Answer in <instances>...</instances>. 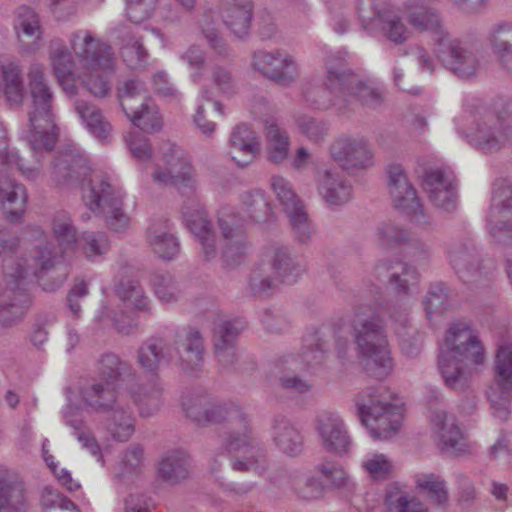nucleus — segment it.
<instances>
[{
    "label": "nucleus",
    "instance_id": "5701e85b",
    "mask_svg": "<svg viewBox=\"0 0 512 512\" xmlns=\"http://www.w3.org/2000/svg\"><path fill=\"white\" fill-rule=\"evenodd\" d=\"M372 274L379 281L388 283L397 294L402 295L410 294L420 277L414 266L391 260L378 261L372 269Z\"/></svg>",
    "mask_w": 512,
    "mask_h": 512
},
{
    "label": "nucleus",
    "instance_id": "f03ea898",
    "mask_svg": "<svg viewBox=\"0 0 512 512\" xmlns=\"http://www.w3.org/2000/svg\"><path fill=\"white\" fill-rule=\"evenodd\" d=\"M168 151L162 159V164L157 163L155 166L152 173L153 182L160 186H175L182 196L187 198L182 206L186 226L199 241L205 258L213 259L217 255L216 236L206 211L195 195L193 169L174 146H170Z\"/></svg>",
    "mask_w": 512,
    "mask_h": 512
},
{
    "label": "nucleus",
    "instance_id": "13d9d810",
    "mask_svg": "<svg viewBox=\"0 0 512 512\" xmlns=\"http://www.w3.org/2000/svg\"><path fill=\"white\" fill-rule=\"evenodd\" d=\"M212 89L217 95L224 97H232L237 93L238 83L232 70L224 65H215L211 70Z\"/></svg>",
    "mask_w": 512,
    "mask_h": 512
},
{
    "label": "nucleus",
    "instance_id": "c03bdc74",
    "mask_svg": "<svg viewBox=\"0 0 512 512\" xmlns=\"http://www.w3.org/2000/svg\"><path fill=\"white\" fill-rule=\"evenodd\" d=\"M49 60L59 84L73 79L75 61L71 51L61 39H53L49 45Z\"/></svg>",
    "mask_w": 512,
    "mask_h": 512
},
{
    "label": "nucleus",
    "instance_id": "f3484780",
    "mask_svg": "<svg viewBox=\"0 0 512 512\" xmlns=\"http://www.w3.org/2000/svg\"><path fill=\"white\" fill-rule=\"evenodd\" d=\"M69 45L81 69H104L115 71L112 47L96 37L92 31L80 29L71 33Z\"/></svg>",
    "mask_w": 512,
    "mask_h": 512
},
{
    "label": "nucleus",
    "instance_id": "de8ad7c7",
    "mask_svg": "<svg viewBox=\"0 0 512 512\" xmlns=\"http://www.w3.org/2000/svg\"><path fill=\"white\" fill-rule=\"evenodd\" d=\"M80 408L71 404L66 405L63 410V416L68 426L72 427L74 436L81 443V445L88 449V451L98 460L102 459L101 448L94 437L93 433L85 425V422L80 417Z\"/></svg>",
    "mask_w": 512,
    "mask_h": 512
},
{
    "label": "nucleus",
    "instance_id": "b1692460",
    "mask_svg": "<svg viewBox=\"0 0 512 512\" xmlns=\"http://www.w3.org/2000/svg\"><path fill=\"white\" fill-rule=\"evenodd\" d=\"M316 431L322 447L329 453L345 454L351 446V438L342 418L334 412L325 411L316 419Z\"/></svg>",
    "mask_w": 512,
    "mask_h": 512
},
{
    "label": "nucleus",
    "instance_id": "bf43d9fd",
    "mask_svg": "<svg viewBox=\"0 0 512 512\" xmlns=\"http://www.w3.org/2000/svg\"><path fill=\"white\" fill-rule=\"evenodd\" d=\"M271 188L286 214L304 206L290 181L283 176L273 175L271 177Z\"/></svg>",
    "mask_w": 512,
    "mask_h": 512
},
{
    "label": "nucleus",
    "instance_id": "4d7b16f0",
    "mask_svg": "<svg viewBox=\"0 0 512 512\" xmlns=\"http://www.w3.org/2000/svg\"><path fill=\"white\" fill-rule=\"evenodd\" d=\"M417 487L426 493L429 500L438 507H445L449 495L445 482L434 474H426L417 477Z\"/></svg>",
    "mask_w": 512,
    "mask_h": 512
},
{
    "label": "nucleus",
    "instance_id": "7ed1b4c3",
    "mask_svg": "<svg viewBox=\"0 0 512 512\" xmlns=\"http://www.w3.org/2000/svg\"><path fill=\"white\" fill-rule=\"evenodd\" d=\"M226 423L222 446L230 455L231 468L237 472L262 475L269 466L266 451L249 425L242 407L235 403H210L207 424Z\"/></svg>",
    "mask_w": 512,
    "mask_h": 512
},
{
    "label": "nucleus",
    "instance_id": "2eb2a0df",
    "mask_svg": "<svg viewBox=\"0 0 512 512\" xmlns=\"http://www.w3.org/2000/svg\"><path fill=\"white\" fill-rule=\"evenodd\" d=\"M433 52L443 66L459 78L470 79L480 69V60L472 45L450 33L437 43Z\"/></svg>",
    "mask_w": 512,
    "mask_h": 512
},
{
    "label": "nucleus",
    "instance_id": "f704fd0d",
    "mask_svg": "<svg viewBox=\"0 0 512 512\" xmlns=\"http://www.w3.org/2000/svg\"><path fill=\"white\" fill-rule=\"evenodd\" d=\"M27 508L24 484L14 479L7 469L0 468V512H25Z\"/></svg>",
    "mask_w": 512,
    "mask_h": 512
},
{
    "label": "nucleus",
    "instance_id": "72a5a7b5",
    "mask_svg": "<svg viewBox=\"0 0 512 512\" xmlns=\"http://www.w3.org/2000/svg\"><path fill=\"white\" fill-rule=\"evenodd\" d=\"M96 380L115 386L119 381H126L136 377L133 366L122 360L115 353H104L95 362Z\"/></svg>",
    "mask_w": 512,
    "mask_h": 512
},
{
    "label": "nucleus",
    "instance_id": "6e6552de",
    "mask_svg": "<svg viewBox=\"0 0 512 512\" xmlns=\"http://www.w3.org/2000/svg\"><path fill=\"white\" fill-rule=\"evenodd\" d=\"M393 400V393L384 385L368 387L356 397L360 420L374 439L387 440L398 433L402 413Z\"/></svg>",
    "mask_w": 512,
    "mask_h": 512
},
{
    "label": "nucleus",
    "instance_id": "20e7f679",
    "mask_svg": "<svg viewBox=\"0 0 512 512\" xmlns=\"http://www.w3.org/2000/svg\"><path fill=\"white\" fill-rule=\"evenodd\" d=\"M485 359V348L468 324L456 322L449 327L438 357V368L448 387L464 389Z\"/></svg>",
    "mask_w": 512,
    "mask_h": 512
},
{
    "label": "nucleus",
    "instance_id": "8fccbe9b",
    "mask_svg": "<svg viewBox=\"0 0 512 512\" xmlns=\"http://www.w3.org/2000/svg\"><path fill=\"white\" fill-rule=\"evenodd\" d=\"M0 71L3 78V93L10 105H20L24 98L22 71L15 61L0 62Z\"/></svg>",
    "mask_w": 512,
    "mask_h": 512
},
{
    "label": "nucleus",
    "instance_id": "79ce46f5",
    "mask_svg": "<svg viewBox=\"0 0 512 512\" xmlns=\"http://www.w3.org/2000/svg\"><path fill=\"white\" fill-rule=\"evenodd\" d=\"M272 428L273 440L281 451L288 455H296L301 451L302 436L286 417L276 416Z\"/></svg>",
    "mask_w": 512,
    "mask_h": 512
},
{
    "label": "nucleus",
    "instance_id": "603ef678",
    "mask_svg": "<svg viewBox=\"0 0 512 512\" xmlns=\"http://www.w3.org/2000/svg\"><path fill=\"white\" fill-rule=\"evenodd\" d=\"M116 296L127 306L149 311V298L138 281L122 277L114 286Z\"/></svg>",
    "mask_w": 512,
    "mask_h": 512
},
{
    "label": "nucleus",
    "instance_id": "4468645a",
    "mask_svg": "<svg viewBox=\"0 0 512 512\" xmlns=\"http://www.w3.org/2000/svg\"><path fill=\"white\" fill-rule=\"evenodd\" d=\"M486 223L494 243L512 244V187L505 180H497L493 184Z\"/></svg>",
    "mask_w": 512,
    "mask_h": 512
},
{
    "label": "nucleus",
    "instance_id": "a19ab883",
    "mask_svg": "<svg viewBox=\"0 0 512 512\" xmlns=\"http://www.w3.org/2000/svg\"><path fill=\"white\" fill-rule=\"evenodd\" d=\"M489 43L501 66L512 71V23L495 24L489 33Z\"/></svg>",
    "mask_w": 512,
    "mask_h": 512
},
{
    "label": "nucleus",
    "instance_id": "864d4df0",
    "mask_svg": "<svg viewBox=\"0 0 512 512\" xmlns=\"http://www.w3.org/2000/svg\"><path fill=\"white\" fill-rule=\"evenodd\" d=\"M267 159L271 163L280 164L289 155L290 141L288 133L277 124L267 127Z\"/></svg>",
    "mask_w": 512,
    "mask_h": 512
},
{
    "label": "nucleus",
    "instance_id": "9d476101",
    "mask_svg": "<svg viewBox=\"0 0 512 512\" xmlns=\"http://www.w3.org/2000/svg\"><path fill=\"white\" fill-rule=\"evenodd\" d=\"M305 271V267L292 256L285 246H274L268 262L258 264L251 272L249 287L256 296H267L278 283L292 284Z\"/></svg>",
    "mask_w": 512,
    "mask_h": 512
},
{
    "label": "nucleus",
    "instance_id": "dca6fc26",
    "mask_svg": "<svg viewBox=\"0 0 512 512\" xmlns=\"http://www.w3.org/2000/svg\"><path fill=\"white\" fill-rule=\"evenodd\" d=\"M222 236L221 256L228 266L240 264L250 252L245 220L231 208H222L218 216Z\"/></svg>",
    "mask_w": 512,
    "mask_h": 512
},
{
    "label": "nucleus",
    "instance_id": "c756f323",
    "mask_svg": "<svg viewBox=\"0 0 512 512\" xmlns=\"http://www.w3.org/2000/svg\"><path fill=\"white\" fill-rule=\"evenodd\" d=\"M79 393L84 406L96 413H108L121 401L115 386L96 379L81 387Z\"/></svg>",
    "mask_w": 512,
    "mask_h": 512
},
{
    "label": "nucleus",
    "instance_id": "39448f33",
    "mask_svg": "<svg viewBox=\"0 0 512 512\" xmlns=\"http://www.w3.org/2000/svg\"><path fill=\"white\" fill-rule=\"evenodd\" d=\"M351 327L366 373L376 379L387 377L393 370V360L390 355L386 324L376 308L367 304L356 305Z\"/></svg>",
    "mask_w": 512,
    "mask_h": 512
},
{
    "label": "nucleus",
    "instance_id": "a211bd4d",
    "mask_svg": "<svg viewBox=\"0 0 512 512\" xmlns=\"http://www.w3.org/2000/svg\"><path fill=\"white\" fill-rule=\"evenodd\" d=\"M388 187L394 207L419 225L430 223L417 192L401 165L393 164L388 167Z\"/></svg>",
    "mask_w": 512,
    "mask_h": 512
},
{
    "label": "nucleus",
    "instance_id": "ea45409f",
    "mask_svg": "<svg viewBox=\"0 0 512 512\" xmlns=\"http://www.w3.org/2000/svg\"><path fill=\"white\" fill-rule=\"evenodd\" d=\"M75 110L88 131L95 138L104 143L110 140L112 126L97 106L83 100H78L75 104Z\"/></svg>",
    "mask_w": 512,
    "mask_h": 512
},
{
    "label": "nucleus",
    "instance_id": "58836bf2",
    "mask_svg": "<svg viewBox=\"0 0 512 512\" xmlns=\"http://www.w3.org/2000/svg\"><path fill=\"white\" fill-rule=\"evenodd\" d=\"M146 239L153 252L162 259L171 260L180 251L178 240L169 232L167 222L154 223L146 232Z\"/></svg>",
    "mask_w": 512,
    "mask_h": 512
},
{
    "label": "nucleus",
    "instance_id": "a878e982",
    "mask_svg": "<svg viewBox=\"0 0 512 512\" xmlns=\"http://www.w3.org/2000/svg\"><path fill=\"white\" fill-rule=\"evenodd\" d=\"M431 425L437 444L443 451L453 455L466 451L465 438L453 416H448L444 410H435L431 416Z\"/></svg>",
    "mask_w": 512,
    "mask_h": 512
},
{
    "label": "nucleus",
    "instance_id": "338daca9",
    "mask_svg": "<svg viewBox=\"0 0 512 512\" xmlns=\"http://www.w3.org/2000/svg\"><path fill=\"white\" fill-rule=\"evenodd\" d=\"M496 381L503 390L512 389V344L498 348L495 361Z\"/></svg>",
    "mask_w": 512,
    "mask_h": 512
},
{
    "label": "nucleus",
    "instance_id": "9b49d317",
    "mask_svg": "<svg viewBox=\"0 0 512 512\" xmlns=\"http://www.w3.org/2000/svg\"><path fill=\"white\" fill-rule=\"evenodd\" d=\"M357 16L363 30L381 34L395 45L404 44L410 31L390 0H358Z\"/></svg>",
    "mask_w": 512,
    "mask_h": 512
},
{
    "label": "nucleus",
    "instance_id": "09e8293b",
    "mask_svg": "<svg viewBox=\"0 0 512 512\" xmlns=\"http://www.w3.org/2000/svg\"><path fill=\"white\" fill-rule=\"evenodd\" d=\"M202 99L212 104L213 110L207 111L204 104L198 105L194 115V123L205 135H211L216 129V120L224 116L223 104L215 99L212 89L205 86L201 90Z\"/></svg>",
    "mask_w": 512,
    "mask_h": 512
},
{
    "label": "nucleus",
    "instance_id": "4c0bfd02",
    "mask_svg": "<svg viewBox=\"0 0 512 512\" xmlns=\"http://www.w3.org/2000/svg\"><path fill=\"white\" fill-rule=\"evenodd\" d=\"M345 92L351 106H353L352 100L371 109H376L383 103V91L372 80L361 79L355 74L346 83Z\"/></svg>",
    "mask_w": 512,
    "mask_h": 512
},
{
    "label": "nucleus",
    "instance_id": "ddd939ff",
    "mask_svg": "<svg viewBox=\"0 0 512 512\" xmlns=\"http://www.w3.org/2000/svg\"><path fill=\"white\" fill-rule=\"evenodd\" d=\"M447 257L451 268L465 283L477 282L494 269L493 261L484 259L470 238L451 242L447 249Z\"/></svg>",
    "mask_w": 512,
    "mask_h": 512
},
{
    "label": "nucleus",
    "instance_id": "37998d69",
    "mask_svg": "<svg viewBox=\"0 0 512 512\" xmlns=\"http://www.w3.org/2000/svg\"><path fill=\"white\" fill-rule=\"evenodd\" d=\"M108 414L106 426L113 439L128 441L135 432V418L130 408L124 406L121 400Z\"/></svg>",
    "mask_w": 512,
    "mask_h": 512
},
{
    "label": "nucleus",
    "instance_id": "774afa93",
    "mask_svg": "<svg viewBox=\"0 0 512 512\" xmlns=\"http://www.w3.org/2000/svg\"><path fill=\"white\" fill-rule=\"evenodd\" d=\"M385 503L390 512H428L417 498L399 490L389 491L386 494Z\"/></svg>",
    "mask_w": 512,
    "mask_h": 512
},
{
    "label": "nucleus",
    "instance_id": "bb28decb",
    "mask_svg": "<svg viewBox=\"0 0 512 512\" xmlns=\"http://www.w3.org/2000/svg\"><path fill=\"white\" fill-rule=\"evenodd\" d=\"M0 203L5 218L11 223H20L26 210L25 187L12 179L7 172L0 173Z\"/></svg>",
    "mask_w": 512,
    "mask_h": 512
},
{
    "label": "nucleus",
    "instance_id": "f257e3e1",
    "mask_svg": "<svg viewBox=\"0 0 512 512\" xmlns=\"http://www.w3.org/2000/svg\"><path fill=\"white\" fill-rule=\"evenodd\" d=\"M52 175L58 185L81 183L86 206L105 219L116 232L124 231L130 222L123 209L124 193L106 173L91 172L87 159L74 151L63 153L56 161Z\"/></svg>",
    "mask_w": 512,
    "mask_h": 512
},
{
    "label": "nucleus",
    "instance_id": "49530a36",
    "mask_svg": "<svg viewBox=\"0 0 512 512\" xmlns=\"http://www.w3.org/2000/svg\"><path fill=\"white\" fill-rule=\"evenodd\" d=\"M80 408L71 404L66 405L63 410V416L68 426L72 427L74 436L81 443V445L88 449V451L98 460L102 459L101 448L94 437L93 433L85 425V422L80 417Z\"/></svg>",
    "mask_w": 512,
    "mask_h": 512
},
{
    "label": "nucleus",
    "instance_id": "412c9836",
    "mask_svg": "<svg viewBox=\"0 0 512 512\" xmlns=\"http://www.w3.org/2000/svg\"><path fill=\"white\" fill-rule=\"evenodd\" d=\"M303 98L310 107L317 110L335 109L339 114L352 111L351 102L346 97L345 85L332 84L327 78L321 85L306 84L303 89Z\"/></svg>",
    "mask_w": 512,
    "mask_h": 512
},
{
    "label": "nucleus",
    "instance_id": "c85d7f7f",
    "mask_svg": "<svg viewBox=\"0 0 512 512\" xmlns=\"http://www.w3.org/2000/svg\"><path fill=\"white\" fill-rule=\"evenodd\" d=\"M174 349L184 370L193 369L203 360L204 344L200 331L194 327H184L175 332Z\"/></svg>",
    "mask_w": 512,
    "mask_h": 512
},
{
    "label": "nucleus",
    "instance_id": "5fc2aeb1",
    "mask_svg": "<svg viewBox=\"0 0 512 512\" xmlns=\"http://www.w3.org/2000/svg\"><path fill=\"white\" fill-rule=\"evenodd\" d=\"M114 71L104 69H81L78 78L83 85L95 97H105L111 91V84L108 76L113 74Z\"/></svg>",
    "mask_w": 512,
    "mask_h": 512
},
{
    "label": "nucleus",
    "instance_id": "69168bd1",
    "mask_svg": "<svg viewBox=\"0 0 512 512\" xmlns=\"http://www.w3.org/2000/svg\"><path fill=\"white\" fill-rule=\"evenodd\" d=\"M154 292L163 303L177 302L182 296V290L176 279L169 273L155 274L152 279Z\"/></svg>",
    "mask_w": 512,
    "mask_h": 512
},
{
    "label": "nucleus",
    "instance_id": "2f4dec72",
    "mask_svg": "<svg viewBox=\"0 0 512 512\" xmlns=\"http://www.w3.org/2000/svg\"><path fill=\"white\" fill-rule=\"evenodd\" d=\"M231 159L239 166L245 167L255 158L260 150L256 133L246 124L237 125L229 139Z\"/></svg>",
    "mask_w": 512,
    "mask_h": 512
},
{
    "label": "nucleus",
    "instance_id": "423d86ee",
    "mask_svg": "<svg viewBox=\"0 0 512 512\" xmlns=\"http://www.w3.org/2000/svg\"><path fill=\"white\" fill-rule=\"evenodd\" d=\"M28 81L32 103L28 112L29 128L24 137L33 151H50L56 140L53 92L46 81L42 64H31Z\"/></svg>",
    "mask_w": 512,
    "mask_h": 512
},
{
    "label": "nucleus",
    "instance_id": "6ab92c4d",
    "mask_svg": "<svg viewBox=\"0 0 512 512\" xmlns=\"http://www.w3.org/2000/svg\"><path fill=\"white\" fill-rule=\"evenodd\" d=\"M251 66L279 86L289 87L299 76L296 59L283 49L255 51L252 54Z\"/></svg>",
    "mask_w": 512,
    "mask_h": 512
},
{
    "label": "nucleus",
    "instance_id": "473e14b6",
    "mask_svg": "<svg viewBox=\"0 0 512 512\" xmlns=\"http://www.w3.org/2000/svg\"><path fill=\"white\" fill-rule=\"evenodd\" d=\"M317 189L330 206H341L349 202L353 195L350 182L337 172L325 170L319 174Z\"/></svg>",
    "mask_w": 512,
    "mask_h": 512
},
{
    "label": "nucleus",
    "instance_id": "052dcab7",
    "mask_svg": "<svg viewBox=\"0 0 512 512\" xmlns=\"http://www.w3.org/2000/svg\"><path fill=\"white\" fill-rule=\"evenodd\" d=\"M297 360L290 357L281 367V375L279 376L280 387L292 394H303L311 389V385L295 373Z\"/></svg>",
    "mask_w": 512,
    "mask_h": 512
},
{
    "label": "nucleus",
    "instance_id": "f8f14e48",
    "mask_svg": "<svg viewBox=\"0 0 512 512\" xmlns=\"http://www.w3.org/2000/svg\"><path fill=\"white\" fill-rule=\"evenodd\" d=\"M3 275L7 285L5 296L0 299V325L11 326L17 323L32 303L26 289L29 269L25 261L7 259L3 263Z\"/></svg>",
    "mask_w": 512,
    "mask_h": 512
},
{
    "label": "nucleus",
    "instance_id": "cd10ccee",
    "mask_svg": "<svg viewBox=\"0 0 512 512\" xmlns=\"http://www.w3.org/2000/svg\"><path fill=\"white\" fill-rule=\"evenodd\" d=\"M218 8L224 25L233 35L243 38L249 33L253 19L252 0H219Z\"/></svg>",
    "mask_w": 512,
    "mask_h": 512
},
{
    "label": "nucleus",
    "instance_id": "0e129e2a",
    "mask_svg": "<svg viewBox=\"0 0 512 512\" xmlns=\"http://www.w3.org/2000/svg\"><path fill=\"white\" fill-rule=\"evenodd\" d=\"M125 44L121 48L123 61L131 69H142L146 67L148 52L140 39L128 34Z\"/></svg>",
    "mask_w": 512,
    "mask_h": 512
},
{
    "label": "nucleus",
    "instance_id": "e2e57ef3",
    "mask_svg": "<svg viewBox=\"0 0 512 512\" xmlns=\"http://www.w3.org/2000/svg\"><path fill=\"white\" fill-rule=\"evenodd\" d=\"M108 249V238L102 232H83L76 246V251L82 252L90 259L105 254Z\"/></svg>",
    "mask_w": 512,
    "mask_h": 512
},
{
    "label": "nucleus",
    "instance_id": "7c9ffc66",
    "mask_svg": "<svg viewBox=\"0 0 512 512\" xmlns=\"http://www.w3.org/2000/svg\"><path fill=\"white\" fill-rule=\"evenodd\" d=\"M171 346L160 336L145 340L137 350V362L147 373L156 375L160 367L172 361Z\"/></svg>",
    "mask_w": 512,
    "mask_h": 512
},
{
    "label": "nucleus",
    "instance_id": "c9c22d12",
    "mask_svg": "<svg viewBox=\"0 0 512 512\" xmlns=\"http://www.w3.org/2000/svg\"><path fill=\"white\" fill-rule=\"evenodd\" d=\"M190 455L182 449L167 451L158 463L159 477L170 484H178L189 477Z\"/></svg>",
    "mask_w": 512,
    "mask_h": 512
},
{
    "label": "nucleus",
    "instance_id": "393cba45",
    "mask_svg": "<svg viewBox=\"0 0 512 512\" xmlns=\"http://www.w3.org/2000/svg\"><path fill=\"white\" fill-rule=\"evenodd\" d=\"M14 30L23 52L32 54L40 49L43 40V28L40 16L32 8L21 6L17 9Z\"/></svg>",
    "mask_w": 512,
    "mask_h": 512
},
{
    "label": "nucleus",
    "instance_id": "1a4fd4ad",
    "mask_svg": "<svg viewBox=\"0 0 512 512\" xmlns=\"http://www.w3.org/2000/svg\"><path fill=\"white\" fill-rule=\"evenodd\" d=\"M52 230L59 251H56L51 243L37 246L32 256L34 268H31L32 275L39 279L42 289L48 292L59 289L63 285L65 277H58L52 282H46L44 276L56 266L60 259L76 252L79 240L73 221L66 213H59L53 218Z\"/></svg>",
    "mask_w": 512,
    "mask_h": 512
},
{
    "label": "nucleus",
    "instance_id": "3c124183",
    "mask_svg": "<svg viewBox=\"0 0 512 512\" xmlns=\"http://www.w3.org/2000/svg\"><path fill=\"white\" fill-rule=\"evenodd\" d=\"M198 27L210 49L224 58H228L231 55V49L216 25L212 9H206L203 12L202 18L198 22Z\"/></svg>",
    "mask_w": 512,
    "mask_h": 512
},
{
    "label": "nucleus",
    "instance_id": "680f3d73",
    "mask_svg": "<svg viewBox=\"0 0 512 512\" xmlns=\"http://www.w3.org/2000/svg\"><path fill=\"white\" fill-rule=\"evenodd\" d=\"M326 76L332 84H342L346 86V83L354 75L351 69L347 67L346 53L335 52L328 55L325 59Z\"/></svg>",
    "mask_w": 512,
    "mask_h": 512
},
{
    "label": "nucleus",
    "instance_id": "e433bc0d",
    "mask_svg": "<svg viewBox=\"0 0 512 512\" xmlns=\"http://www.w3.org/2000/svg\"><path fill=\"white\" fill-rule=\"evenodd\" d=\"M129 394L137 405L141 417L155 415L163 404V386L158 378L144 385L130 387Z\"/></svg>",
    "mask_w": 512,
    "mask_h": 512
},
{
    "label": "nucleus",
    "instance_id": "6e6d98bb",
    "mask_svg": "<svg viewBox=\"0 0 512 512\" xmlns=\"http://www.w3.org/2000/svg\"><path fill=\"white\" fill-rule=\"evenodd\" d=\"M245 328L241 319L220 320L213 328V346H236L237 338Z\"/></svg>",
    "mask_w": 512,
    "mask_h": 512
},
{
    "label": "nucleus",
    "instance_id": "a18cd8bd",
    "mask_svg": "<svg viewBox=\"0 0 512 512\" xmlns=\"http://www.w3.org/2000/svg\"><path fill=\"white\" fill-rule=\"evenodd\" d=\"M80 408L71 404L66 405L63 410V416L68 426L72 427L74 436L81 443V445L88 449V451L98 460L102 459L101 448L94 437L93 433L85 425V422L80 417Z\"/></svg>",
    "mask_w": 512,
    "mask_h": 512
},
{
    "label": "nucleus",
    "instance_id": "0eeeda50",
    "mask_svg": "<svg viewBox=\"0 0 512 512\" xmlns=\"http://www.w3.org/2000/svg\"><path fill=\"white\" fill-rule=\"evenodd\" d=\"M475 126L466 134L468 142L484 153H494L510 145L512 98L499 97L489 106H477Z\"/></svg>",
    "mask_w": 512,
    "mask_h": 512
},
{
    "label": "nucleus",
    "instance_id": "4be33fe9",
    "mask_svg": "<svg viewBox=\"0 0 512 512\" xmlns=\"http://www.w3.org/2000/svg\"><path fill=\"white\" fill-rule=\"evenodd\" d=\"M403 9L410 26L418 33H429L433 48L449 34L438 10L420 0H407Z\"/></svg>",
    "mask_w": 512,
    "mask_h": 512
},
{
    "label": "nucleus",
    "instance_id": "aec40b11",
    "mask_svg": "<svg viewBox=\"0 0 512 512\" xmlns=\"http://www.w3.org/2000/svg\"><path fill=\"white\" fill-rule=\"evenodd\" d=\"M329 153L331 158L348 172L367 170L374 165L372 146L362 137H339L331 143Z\"/></svg>",
    "mask_w": 512,
    "mask_h": 512
}]
</instances>
